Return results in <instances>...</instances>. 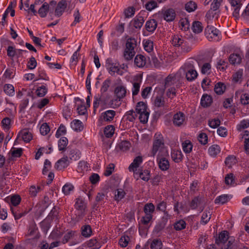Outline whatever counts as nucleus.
Instances as JSON below:
<instances>
[{
	"label": "nucleus",
	"mask_w": 249,
	"mask_h": 249,
	"mask_svg": "<svg viewBox=\"0 0 249 249\" xmlns=\"http://www.w3.org/2000/svg\"><path fill=\"white\" fill-rule=\"evenodd\" d=\"M137 41L134 38H128L126 43V47L124 52V57L127 60H131L135 54L134 48L136 46Z\"/></svg>",
	"instance_id": "f257e3e1"
},
{
	"label": "nucleus",
	"mask_w": 249,
	"mask_h": 249,
	"mask_svg": "<svg viewBox=\"0 0 249 249\" xmlns=\"http://www.w3.org/2000/svg\"><path fill=\"white\" fill-rule=\"evenodd\" d=\"M181 75L176 73L174 75H169L165 80V87L167 88L175 85L177 89H178L182 84Z\"/></svg>",
	"instance_id": "f03ea898"
},
{
	"label": "nucleus",
	"mask_w": 249,
	"mask_h": 249,
	"mask_svg": "<svg viewBox=\"0 0 249 249\" xmlns=\"http://www.w3.org/2000/svg\"><path fill=\"white\" fill-rule=\"evenodd\" d=\"M119 65V63L113 62L111 58H108L106 61V67L111 75H114L115 72L119 75H123V72L120 70Z\"/></svg>",
	"instance_id": "7ed1b4c3"
},
{
	"label": "nucleus",
	"mask_w": 249,
	"mask_h": 249,
	"mask_svg": "<svg viewBox=\"0 0 249 249\" xmlns=\"http://www.w3.org/2000/svg\"><path fill=\"white\" fill-rule=\"evenodd\" d=\"M219 33V30L213 26L208 25L205 30V35L209 41H217Z\"/></svg>",
	"instance_id": "20e7f679"
},
{
	"label": "nucleus",
	"mask_w": 249,
	"mask_h": 249,
	"mask_svg": "<svg viewBox=\"0 0 249 249\" xmlns=\"http://www.w3.org/2000/svg\"><path fill=\"white\" fill-rule=\"evenodd\" d=\"M142 82V75L137 74L135 76L132 82L133 87L132 89V95H137L140 91V86Z\"/></svg>",
	"instance_id": "39448f33"
},
{
	"label": "nucleus",
	"mask_w": 249,
	"mask_h": 249,
	"mask_svg": "<svg viewBox=\"0 0 249 249\" xmlns=\"http://www.w3.org/2000/svg\"><path fill=\"white\" fill-rule=\"evenodd\" d=\"M126 89L123 85H119L114 89V94L119 101H121L126 96Z\"/></svg>",
	"instance_id": "423d86ee"
},
{
	"label": "nucleus",
	"mask_w": 249,
	"mask_h": 249,
	"mask_svg": "<svg viewBox=\"0 0 249 249\" xmlns=\"http://www.w3.org/2000/svg\"><path fill=\"white\" fill-rule=\"evenodd\" d=\"M49 12V14L51 17L53 15V12L51 11V8L49 9V5L47 2H44L39 9L38 13L41 18H45L47 14V13Z\"/></svg>",
	"instance_id": "0eeeda50"
},
{
	"label": "nucleus",
	"mask_w": 249,
	"mask_h": 249,
	"mask_svg": "<svg viewBox=\"0 0 249 249\" xmlns=\"http://www.w3.org/2000/svg\"><path fill=\"white\" fill-rule=\"evenodd\" d=\"M146 13L145 11H142L137 18L134 19L133 24L134 27L136 29H140L144 22L143 16Z\"/></svg>",
	"instance_id": "6e6552de"
},
{
	"label": "nucleus",
	"mask_w": 249,
	"mask_h": 249,
	"mask_svg": "<svg viewBox=\"0 0 249 249\" xmlns=\"http://www.w3.org/2000/svg\"><path fill=\"white\" fill-rule=\"evenodd\" d=\"M66 7V1L65 0H61L58 2L55 9L54 15L58 17L61 16Z\"/></svg>",
	"instance_id": "1a4fd4ad"
},
{
	"label": "nucleus",
	"mask_w": 249,
	"mask_h": 249,
	"mask_svg": "<svg viewBox=\"0 0 249 249\" xmlns=\"http://www.w3.org/2000/svg\"><path fill=\"white\" fill-rule=\"evenodd\" d=\"M161 14L163 15L164 19L167 22L174 20L176 17L175 11L173 9H169L165 11H162Z\"/></svg>",
	"instance_id": "9d476101"
},
{
	"label": "nucleus",
	"mask_w": 249,
	"mask_h": 249,
	"mask_svg": "<svg viewBox=\"0 0 249 249\" xmlns=\"http://www.w3.org/2000/svg\"><path fill=\"white\" fill-rule=\"evenodd\" d=\"M164 145L163 140L162 138L157 139L154 140L153 144V147L151 151V155L155 156L159 148Z\"/></svg>",
	"instance_id": "9b49d317"
},
{
	"label": "nucleus",
	"mask_w": 249,
	"mask_h": 249,
	"mask_svg": "<svg viewBox=\"0 0 249 249\" xmlns=\"http://www.w3.org/2000/svg\"><path fill=\"white\" fill-rule=\"evenodd\" d=\"M185 120V116L181 112L175 114L173 117V124L177 126H181Z\"/></svg>",
	"instance_id": "f8f14e48"
},
{
	"label": "nucleus",
	"mask_w": 249,
	"mask_h": 249,
	"mask_svg": "<svg viewBox=\"0 0 249 249\" xmlns=\"http://www.w3.org/2000/svg\"><path fill=\"white\" fill-rule=\"evenodd\" d=\"M116 115V112L113 110H108L101 114V118L106 122L111 121Z\"/></svg>",
	"instance_id": "ddd939ff"
},
{
	"label": "nucleus",
	"mask_w": 249,
	"mask_h": 249,
	"mask_svg": "<svg viewBox=\"0 0 249 249\" xmlns=\"http://www.w3.org/2000/svg\"><path fill=\"white\" fill-rule=\"evenodd\" d=\"M68 157L65 156L58 160L55 164V168L61 170L68 166Z\"/></svg>",
	"instance_id": "4468645a"
},
{
	"label": "nucleus",
	"mask_w": 249,
	"mask_h": 249,
	"mask_svg": "<svg viewBox=\"0 0 249 249\" xmlns=\"http://www.w3.org/2000/svg\"><path fill=\"white\" fill-rule=\"evenodd\" d=\"M19 135L21 136L22 140L26 142H29L33 137L32 133L27 129L22 130L19 132Z\"/></svg>",
	"instance_id": "2eb2a0df"
},
{
	"label": "nucleus",
	"mask_w": 249,
	"mask_h": 249,
	"mask_svg": "<svg viewBox=\"0 0 249 249\" xmlns=\"http://www.w3.org/2000/svg\"><path fill=\"white\" fill-rule=\"evenodd\" d=\"M159 168L162 171H166L169 168V161L165 158L158 159Z\"/></svg>",
	"instance_id": "dca6fc26"
},
{
	"label": "nucleus",
	"mask_w": 249,
	"mask_h": 249,
	"mask_svg": "<svg viewBox=\"0 0 249 249\" xmlns=\"http://www.w3.org/2000/svg\"><path fill=\"white\" fill-rule=\"evenodd\" d=\"M213 102V99L210 95L204 94L201 99V105L204 107H209Z\"/></svg>",
	"instance_id": "f3484780"
},
{
	"label": "nucleus",
	"mask_w": 249,
	"mask_h": 249,
	"mask_svg": "<svg viewBox=\"0 0 249 249\" xmlns=\"http://www.w3.org/2000/svg\"><path fill=\"white\" fill-rule=\"evenodd\" d=\"M134 63L138 67H143L146 64L145 57L141 54L136 55L134 59Z\"/></svg>",
	"instance_id": "a211bd4d"
},
{
	"label": "nucleus",
	"mask_w": 249,
	"mask_h": 249,
	"mask_svg": "<svg viewBox=\"0 0 249 249\" xmlns=\"http://www.w3.org/2000/svg\"><path fill=\"white\" fill-rule=\"evenodd\" d=\"M227 233L228 232L227 231H224L221 232L218 237L216 238L215 243L217 245H220V244L224 245L228 239Z\"/></svg>",
	"instance_id": "6ab92c4d"
},
{
	"label": "nucleus",
	"mask_w": 249,
	"mask_h": 249,
	"mask_svg": "<svg viewBox=\"0 0 249 249\" xmlns=\"http://www.w3.org/2000/svg\"><path fill=\"white\" fill-rule=\"evenodd\" d=\"M157 26V21L155 19H150L147 21L145 24V28L148 32H153Z\"/></svg>",
	"instance_id": "aec40b11"
},
{
	"label": "nucleus",
	"mask_w": 249,
	"mask_h": 249,
	"mask_svg": "<svg viewBox=\"0 0 249 249\" xmlns=\"http://www.w3.org/2000/svg\"><path fill=\"white\" fill-rule=\"evenodd\" d=\"M131 146L129 142L127 141H123L120 142L116 146V149H120L123 151L128 150Z\"/></svg>",
	"instance_id": "412c9836"
},
{
	"label": "nucleus",
	"mask_w": 249,
	"mask_h": 249,
	"mask_svg": "<svg viewBox=\"0 0 249 249\" xmlns=\"http://www.w3.org/2000/svg\"><path fill=\"white\" fill-rule=\"evenodd\" d=\"M75 208L79 211V214L83 215L84 214L85 206L82 199L79 198L76 199Z\"/></svg>",
	"instance_id": "4be33fe9"
},
{
	"label": "nucleus",
	"mask_w": 249,
	"mask_h": 249,
	"mask_svg": "<svg viewBox=\"0 0 249 249\" xmlns=\"http://www.w3.org/2000/svg\"><path fill=\"white\" fill-rule=\"evenodd\" d=\"M197 76L196 71L194 69L188 70L186 72V78L189 81L194 80Z\"/></svg>",
	"instance_id": "5701e85b"
},
{
	"label": "nucleus",
	"mask_w": 249,
	"mask_h": 249,
	"mask_svg": "<svg viewBox=\"0 0 249 249\" xmlns=\"http://www.w3.org/2000/svg\"><path fill=\"white\" fill-rule=\"evenodd\" d=\"M142 158L141 156L137 157L133 160V162L129 167V171L132 170L134 172V169L139 167V165L142 162Z\"/></svg>",
	"instance_id": "b1692460"
},
{
	"label": "nucleus",
	"mask_w": 249,
	"mask_h": 249,
	"mask_svg": "<svg viewBox=\"0 0 249 249\" xmlns=\"http://www.w3.org/2000/svg\"><path fill=\"white\" fill-rule=\"evenodd\" d=\"M241 57L238 54L233 53L230 55L229 58V62L231 64L235 65L241 63Z\"/></svg>",
	"instance_id": "393cba45"
},
{
	"label": "nucleus",
	"mask_w": 249,
	"mask_h": 249,
	"mask_svg": "<svg viewBox=\"0 0 249 249\" xmlns=\"http://www.w3.org/2000/svg\"><path fill=\"white\" fill-rule=\"evenodd\" d=\"M237 160L233 155H230L226 158L225 163L229 168H231L232 165L235 164Z\"/></svg>",
	"instance_id": "a878e982"
},
{
	"label": "nucleus",
	"mask_w": 249,
	"mask_h": 249,
	"mask_svg": "<svg viewBox=\"0 0 249 249\" xmlns=\"http://www.w3.org/2000/svg\"><path fill=\"white\" fill-rule=\"evenodd\" d=\"M226 89V86L224 83L218 82L215 84L214 90L216 94L221 95L224 93Z\"/></svg>",
	"instance_id": "bb28decb"
},
{
	"label": "nucleus",
	"mask_w": 249,
	"mask_h": 249,
	"mask_svg": "<svg viewBox=\"0 0 249 249\" xmlns=\"http://www.w3.org/2000/svg\"><path fill=\"white\" fill-rule=\"evenodd\" d=\"M171 157L176 162H179L182 159V154L180 151L173 150L171 153Z\"/></svg>",
	"instance_id": "cd10ccee"
},
{
	"label": "nucleus",
	"mask_w": 249,
	"mask_h": 249,
	"mask_svg": "<svg viewBox=\"0 0 249 249\" xmlns=\"http://www.w3.org/2000/svg\"><path fill=\"white\" fill-rule=\"evenodd\" d=\"M192 29L195 33H201L203 29L201 22L199 21H194L192 26Z\"/></svg>",
	"instance_id": "c85d7f7f"
},
{
	"label": "nucleus",
	"mask_w": 249,
	"mask_h": 249,
	"mask_svg": "<svg viewBox=\"0 0 249 249\" xmlns=\"http://www.w3.org/2000/svg\"><path fill=\"white\" fill-rule=\"evenodd\" d=\"M186 43L182 36L178 35L174 36L172 39V44L175 46H182Z\"/></svg>",
	"instance_id": "c756f323"
},
{
	"label": "nucleus",
	"mask_w": 249,
	"mask_h": 249,
	"mask_svg": "<svg viewBox=\"0 0 249 249\" xmlns=\"http://www.w3.org/2000/svg\"><path fill=\"white\" fill-rule=\"evenodd\" d=\"M230 200V196L228 195H222L216 198L214 200L215 204H224Z\"/></svg>",
	"instance_id": "7c9ffc66"
},
{
	"label": "nucleus",
	"mask_w": 249,
	"mask_h": 249,
	"mask_svg": "<svg viewBox=\"0 0 249 249\" xmlns=\"http://www.w3.org/2000/svg\"><path fill=\"white\" fill-rule=\"evenodd\" d=\"M146 109V104L143 102H139L136 105V111L138 114L147 111Z\"/></svg>",
	"instance_id": "2f4dec72"
},
{
	"label": "nucleus",
	"mask_w": 249,
	"mask_h": 249,
	"mask_svg": "<svg viewBox=\"0 0 249 249\" xmlns=\"http://www.w3.org/2000/svg\"><path fill=\"white\" fill-rule=\"evenodd\" d=\"M71 127L73 130L76 131H80L83 128L82 122L78 120H74L71 122Z\"/></svg>",
	"instance_id": "473e14b6"
},
{
	"label": "nucleus",
	"mask_w": 249,
	"mask_h": 249,
	"mask_svg": "<svg viewBox=\"0 0 249 249\" xmlns=\"http://www.w3.org/2000/svg\"><path fill=\"white\" fill-rule=\"evenodd\" d=\"M220 148L218 145H213L209 148V154L213 157H215L220 152Z\"/></svg>",
	"instance_id": "72a5a7b5"
},
{
	"label": "nucleus",
	"mask_w": 249,
	"mask_h": 249,
	"mask_svg": "<svg viewBox=\"0 0 249 249\" xmlns=\"http://www.w3.org/2000/svg\"><path fill=\"white\" fill-rule=\"evenodd\" d=\"M115 128L112 125H109L105 127L104 134L106 137L110 138L114 133Z\"/></svg>",
	"instance_id": "f704fd0d"
},
{
	"label": "nucleus",
	"mask_w": 249,
	"mask_h": 249,
	"mask_svg": "<svg viewBox=\"0 0 249 249\" xmlns=\"http://www.w3.org/2000/svg\"><path fill=\"white\" fill-rule=\"evenodd\" d=\"M162 247V243L159 239H154L150 244L151 249H161Z\"/></svg>",
	"instance_id": "c9c22d12"
},
{
	"label": "nucleus",
	"mask_w": 249,
	"mask_h": 249,
	"mask_svg": "<svg viewBox=\"0 0 249 249\" xmlns=\"http://www.w3.org/2000/svg\"><path fill=\"white\" fill-rule=\"evenodd\" d=\"M185 8L188 12H192L197 8V4L193 1H190L185 4Z\"/></svg>",
	"instance_id": "e433bc0d"
},
{
	"label": "nucleus",
	"mask_w": 249,
	"mask_h": 249,
	"mask_svg": "<svg viewBox=\"0 0 249 249\" xmlns=\"http://www.w3.org/2000/svg\"><path fill=\"white\" fill-rule=\"evenodd\" d=\"M68 139L66 137H62L58 142V147L60 151H64L68 144Z\"/></svg>",
	"instance_id": "4c0bfd02"
},
{
	"label": "nucleus",
	"mask_w": 249,
	"mask_h": 249,
	"mask_svg": "<svg viewBox=\"0 0 249 249\" xmlns=\"http://www.w3.org/2000/svg\"><path fill=\"white\" fill-rule=\"evenodd\" d=\"M166 203L164 201H162L160 202L157 206V210L163 212L164 214L166 215V217H163V219L165 220L167 219L168 213L166 211Z\"/></svg>",
	"instance_id": "58836bf2"
},
{
	"label": "nucleus",
	"mask_w": 249,
	"mask_h": 249,
	"mask_svg": "<svg viewBox=\"0 0 249 249\" xmlns=\"http://www.w3.org/2000/svg\"><path fill=\"white\" fill-rule=\"evenodd\" d=\"M155 206L152 203H147L144 205V212L145 214H152L155 210Z\"/></svg>",
	"instance_id": "ea45409f"
},
{
	"label": "nucleus",
	"mask_w": 249,
	"mask_h": 249,
	"mask_svg": "<svg viewBox=\"0 0 249 249\" xmlns=\"http://www.w3.org/2000/svg\"><path fill=\"white\" fill-rule=\"evenodd\" d=\"M3 89L5 93L9 96H12L14 94V88L11 84H5L4 86Z\"/></svg>",
	"instance_id": "a19ab883"
},
{
	"label": "nucleus",
	"mask_w": 249,
	"mask_h": 249,
	"mask_svg": "<svg viewBox=\"0 0 249 249\" xmlns=\"http://www.w3.org/2000/svg\"><path fill=\"white\" fill-rule=\"evenodd\" d=\"M182 147L183 151L186 153H189L192 150L193 145L189 141H185L182 143Z\"/></svg>",
	"instance_id": "79ce46f5"
},
{
	"label": "nucleus",
	"mask_w": 249,
	"mask_h": 249,
	"mask_svg": "<svg viewBox=\"0 0 249 249\" xmlns=\"http://www.w3.org/2000/svg\"><path fill=\"white\" fill-rule=\"evenodd\" d=\"M41 190L40 186L36 187L35 185H32L29 188V194L31 197H35L37 193Z\"/></svg>",
	"instance_id": "37998d69"
},
{
	"label": "nucleus",
	"mask_w": 249,
	"mask_h": 249,
	"mask_svg": "<svg viewBox=\"0 0 249 249\" xmlns=\"http://www.w3.org/2000/svg\"><path fill=\"white\" fill-rule=\"evenodd\" d=\"M211 214L210 213V212L205 211L201 216V223L203 224L207 223L211 219Z\"/></svg>",
	"instance_id": "c03bdc74"
},
{
	"label": "nucleus",
	"mask_w": 249,
	"mask_h": 249,
	"mask_svg": "<svg viewBox=\"0 0 249 249\" xmlns=\"http://www.w3.org/2000/svg\"><path fill=\"white\" fill-rule=\"evenodd\" d=\"M92 231L90 226L85 225L82 229V234L85 237H89L91 234Z\"/></svg>",
	"instance_id": "a18cd8bd"
},
{
	"label": "nucleus",
	"mask_w": 249,
	"mask_h": 249,
	"mask_svg": "<svg viewBox=\"0 0 249 249\" xmlns=\"http://www.w3.org/2000/svg\"><path fill=\"white\" fill-rule=\"evenodd\" d=\"M105 197V194L103 193H98L95 198V203L93 205V208H97L98 204L103 201Z\"/></svg>",
	"instance_id": "49530a36"
},
{
	"label": "nucleus",
	"mask_w": 249,
	"mask_h": 249,
	"mask_svg": "<svg viewBox=\"0 0 249 249\" xmlns=\"http://www.w3.org/2000/svg\"><path fill=\"white\" fill-rule=\"evenodd\" d=\"M186 227V223L183 220H179L174 224V228L177 231H180L185 229Z\"/></svg>",
	"instance_id": "de8ad7c7"
},
{
	"label": "nucleus",
	"mask_w": 249,
	"mask_h": 249,
	"mask_svg": "<svg viewBox=\"0 0 249 249\" xmlns=\"http://www.w3.org/2000/svg\"><path fill=\"white\" fill-rule=\"evenodd\" d=\"M75 232L73 231H71L67 233L64 236L62 239V243L63 244H65L67 243L71 239H72L74 236Z\"/></svg>",
	"instance_id": "09e8293b"
},
{
	"label": "nucleus",
	"mask_w": 249,
	"mask_h": 249,
	"mask_svg": "<svg viewBox=\"0 0 249 249\" xmlns=\"http://www.w3.org/2000/svg\"><path fill=\"white\" fill-rule=\"evenodd\" d=\"M180 26L182 30L186 31L189 29V23L188 20L185 18L181 19L179 21Z\"/></svg>",
	"instance_id": "8fccbe9b"
},
{
	"label": "nucleus",
	"mask_w": 249,
	"mask_h": 249,
	"mask_svg": "<svg viewBox=\"0 0 249 249\" xmlns=\"http://www.w3.org/2000/svg\"><path fill=\"white\" fill-rule=\"evenodd\" d=\"M110 84L111 80L110 79H107L104 81L100 89L101 93H105L107 91L108 88L110 87Z\"/></svg>",
	"instance_id": "3c124183"
},
{
	"label": "nucleus",
	"mask_w": 249,
	"mask_h": 249,
	"mask_svg": "<svg viewBox=\"0 0 249 249\" xmlns=\"http://www.w3.org/2000/svg\"><path fill=\"white\" fill-rule=\"evenodd\" d=\"M50 131L49 126L47 123H43L40 127V132L42 135H46Z\"/></svg>",
	"instance_id": "603ef678"
},
{
	"label": "nucleus",
	"mask_w": 249,
	"mask_h": 249,
	"mask_svg": "<svg viewBox=\"0 0 249 249\" xmlns=\"http://www.w3.org/2000/svg\"><path fill=\"white\" fill-rule=\"evenodd\" d=\"M139 119L141 123L145 124L148 121V119L149 115V113L148 111H146L143 113H139Z\"/></svg>",
	"instance_id": "864d4df0"
},
{
	"label": "nucleus",
	"mask_w": 249,
	"mask_h": 249,
	"mask_svg": "<svg viewBox=\"0 0 249 249\" xmlns=\"http://www.w3.org/2000/svg\"><path fill=\"white\" fill-rule=\"evenodd\" d=\"M47 92V89L44 86H42L37 88L36 94L39 97H43Z\"/></svg>",
	"instance_id": "5fc2aeb1"
},
{
	"label": "nucleus",
	"mask_w": 249,
	"mask_h": 249,
	"mask_svg": "<svg viewBox=\"0 0 249 249\" xmlns=\"http://www.w3.org/2000/svg\"><path fill=\"white\" fill-rule=\"evenodd\" d=\"M201 199L198 197H195L190 203V207L192 209H196L200 204Z\"/></svg>",
	"instance_id": "6e6d98bb"
},
{
	"label": "nucleus",
	"mask_w": 249,
	"mask_h": 249,
	"mask_svg": "<svg viewBox=\"0 0 249 249\" xmlns=\"http://www.w3.org/2000/svg\"><path fill=\"white\" fill-rule=\"evenodd\" d=\"M135 9L133 7H130L125 9L124 14L126 18L131 17L135 14Z\"/></svg>",
	"instance_id": "4d7b16f0"
},
{
	"label": "nucleus",
	"mask_w": 249,
	"mask_h": 249,
	"mask_svg": "<svg viewBox=\"0 0 249 249\" xmlns=\"http://www.w3.org/2000/svg\"><path fill=\"white\" fill-rule=\"evenodd\" d=\"M117 194L115 195V199L117 201H120L121 200L125 195V192L122 189H118L117 190Z\"/></svg>",
	"instance_id": "13d9d810"
},
{
	"label": "nucleus",
	"mask_w": 249,
	"mask_h": 249,
	"mask_svg": "<svg viewBox=\"0 0 249 249\" xmlns=\"http://www.w3.org/2000/svg\"><path fill=\"white\" fill-rule=\"evenodd\" d=\"M144 48L147 52H151L153 49V42L149 40H146L144 43Z\"/></svg>",
	"instance_id": "bf43d9fd"
},
{
	"label": "nucleus",
	"mask_w": 249,
	"mask_h": 249,
	"mask_svg": "<svg viewBox=\"0 0 249 249\" xmlns=\"http://www.w3.org/2000/svg\"><path fill=\"white\" fill-rule=\"evenodd\" d=\"M74 187L71 184H66L62 188V191L66 195L70 194V192L72 191Z\"/></svg>",
	"instance_id": "052dcab7"
},
{
	"label": "nucleus",
	"mask_w": 249,
	"mask_h": 249,
	"mask_svg": "<svg viewBox=\"0 0 249 249\" xmlns=\"http://www.w3.org/2000/svg\"><path fill=\"white\" fill-rule=\"evenodd\" d=\"M129 241L128 236H124L120 238L119 243L122 247H125L127 246Z\"/></svg>",
	"instance_id": "680f3d73"
},
{
	"label": "nucleus",
	"mask_w": 249,
	"mask_h": 249,
	"mask_svg": "<svg viewBox=\"0 0 249 249\" xmlns=\"http://www.w3.org/2000/svg\"><path fill=\"white\" fill-rule=\"evenodd\" d=\"M37 65V62L34 57L32 56L28 62V68L30 70L34 69Z\"/></svg>",
	"instance_id": "e2e57ef3"
},
{
	"label": "nucleus",
	"mask_w": 249,
	"mask_h": 249,
	"mask_svg": "<svg viewBox=\"0 0 249 249\" xmlns=\"http://www.w3.org/2000/svg\"><path fill=\"white\" fill-rule=\"evenodd\" d=\"M164 105V98L162 96H157L155 100V106L160 107H163Z\"/></svg>",
	"instance_id": "0e129e2a"
},
{
	"label": "nucleus",
	"mask_w": 249,
	"mask_h": 249,
	"mask_svg": "<svg viewBox=\"0 0 249 249\" xmlns=\"http://www.w3.org/2000/svg\"><path fill=\"white\" fill-rule=\"evenodd\" d=\"M145 7L146 10L151 11L157 7V3L155 1L151 0L145 4Z\"/></svg>",
	"instance_id": "69168bd1"
},
{
	"label": "nucleus",
	"mask_w": 249,
	"mask_h": 249,
	"mask_svg": "<svg viewBox=\"0 0 249 249\" xmlns=\"http://www.w3.org/2000/svg\"><path fill=\"white\" fill-rule=\"evenodd\" d=\"M208 124L211 127L215 128L219 126L220 121L218 119H214L212 120H209Z\"/></svg>",
	"instance_id": "338daca9"
},
{
	"label": "nucleus",
	"mask_w": 249,
	"mask_h": 249,
	"mask_svg": "<svg viewBox=\"0 0 249 249\" xmlns=\"http://www.w3.org/2000/svg\"><path fill=\"white\" fill-rule=\"evenodd\" d=\"M249 132L248 131H245V148L247 152L249 154Z\"/></svg>",
	"instance_id": "774afa93"
}]
</instances>
